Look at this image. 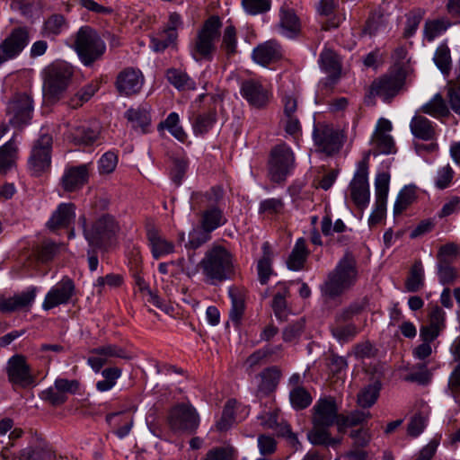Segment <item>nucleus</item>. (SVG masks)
I'll return each mask as SVG.
<instances>
[{"label": "nucleus", "mask_w": 460, "mask_h": 460, "mask_svg": "<svg viewBox=\"0 0 460 460\" xmlns=\"http://www.w3.org/2000/svg\"><path fill=\"white\" fill-rule=\"evenodd\" d=\"M341 414L336 399L332 396H323L316 401L312 408L313 429L307 437L313 445L336 447L341 444V438H332L329 428L337 425Z\"/></svg>", "instance_id": "1"}, {"label": "nucleus", "mask_w": 460, "mask_h": 460, "mask_svg": "<svg viewBox=\"0 0 460 460\" xmlns=\"http://www.w3.org/2000/svg\"><path fill=\"white\" fill-rule=\"evenodd\" d=\"M358 279V262L350 252H346L335 268L331 270L320 286L325 301L334 300L350 290Z\"/></svg>", "instance_id": "2"}, {"label": "nucleus", "mask_w": 460, "mask_h": 460, "mask_svg": "<svg viewBox=\"0 0 460 460\" xmlns=\"http://www.w3.org/2000/svg\"><path fill=\"white\" fill-rule=\"evenodd\" d=\"M83 234L90 247H97L106 251L115 241L119 232V225L111 215H102L95 221L87 224L84 216L78 219Z\"/></svg>", "instance_id": "3"}, {"label": "nucleus", "mask_w": 460, "mask_h": 460, "mask_svg": "<svg viewBox=\"0 0 460 460\" xmlns=\"http://www.w3.org/2000/svg\"><path fill=\"white\" fill-rule=\"evenodd\" d=\"M199 266L208 283L222 282L233 273L232 254L225 247L214 245L206 252Z\"/></svg>", "instance_id": "4"}, {"label": "nucleus", "mask_w": 460, "mask_h": 460, "mask_svg": "<svg viewBox=\"0 0 460 460\" xmlns=\"http://www.w3.org/2000/svg\"><path fill=\"white\" fill-rule=\"evenodd\" d=\"M223 196L224 190L219 186H214L206 192L192 194L193 202L199 208H206L201 213L200 226L208 232H213L226 222L223 210L218 207Z\"/></svg>", "instance_id": "5"}, {"label": "nucleus", "mask_w": 460, "mask_h": 460, "mask_svg": "<svg viewBox=\"0 0 460 460\" xmlns=\"http://www.w3.org/2000/svg\"><path fill=\"white\" fill-rule=\"evenodd\" d=\"M74 48L81 62L90 66L100 60L106 51V44L98 32L90 26L81 27L75 34Z\"/></svg>", "instance_id": "6"}, {"label": "nucleus", "mask_w": 460, "mask_h": 460, "mask_svg": "<svg viewBox=\"0 0 460 460\" xmlns=\"http://www.w3.org/2000/svg\"><path fill=\"white\" fill-rule=\"evenodd\" d=\"M73 76V68L65 62L49 65L44 70L43 93L49 102H58L67 90Z\"/></svg>", "instance_id": "7"}, {"label": "nucleus", "mask_w": 460, "mask_h": 460, "mask_svg": "<svg viewBox=\"0 0 460 460\" xmlns=\"http://www.w3.org/2000/svg\"><path fill=\"white\" fill-rule=\"evenodd\" d=\"M222 26L218 16H210L199 31L190 49L191 56L196 61L211 60L216 50L215 40L218 39Z\"/></svg>", "instance_id": "8"}, {"label": "nucleus", "mask_w": 460, "mask_h": 460, "mask_svg": "<svg viewBox=\"0 0 460 460\" xmlns=\"http://www.w3.org/2000/svg\"><path fill=\"white\" fill-rule=\"evenodd\" d=\"M199 415L190 403H178L171 408L167 416V423L175 433H196L199 426Z\"/></svg>", "instance_id": "9"}, {"label": "nucleus", "mask_w": 460, "mask_h": 460, "mask_svg": "<svg viewBox=\"0 0 460 460\" xmlns=\"http://www.w3.org/2000/svg\"><path fill=\"white\" fill-rule=\"evenodd\" d=\"M296 159L292 149L285 143L272 148L269 161V174L274 182H281L295 168Z\"/></svg>", "instance_id": "10"}, {"label": "nucleus", "mask_w": 460, "mask_h": 460, "mask_svg": "<svg viewBox=\"0 0 460 460\" xmlns=\"http://www.w3.org/2000/svg\"><path fill=\"white\" fill-rule=\"evenodd\" d=\"M369 153L364 155L358 163L357 171L349 184L350 197L354 204L361 209L368 206L370 191L368 185Z\"/></svg>", "instance_id": "11"}, {"label": "nucleus", "mask_w": 460, "mask_h": 460, "mask_svg": "<svg viewBox=\"0 0 460 460\" xmlns=\"http://www.w3.org/2000/svg\"><path fill=\"white\" fill-rule=\"evenodd\" d=\"M52 137L42 134L34 142L29 158V168L35 175H40L48 170L51 164Z\"/></svg>", "instance_id": "12"}, {"label": "nucleus", "mask_w": 460, "mask_h": 460, "mask_svg": "<svg viewBox=\"0 0 460 460\" xmlns=\"http://www.w3.org/2000/svg\"><path fill=\"white\" fill-rule=\"evenodd\" d=\"M30 42V31L25 26L13 29L0 44V66L18 57Z\"/></svg>", "instance_id": "13"}, {"label": "nucleus", "mask_w": 460, "mask_h": 460, "mask_svg": "<svg viewBox=\"0 0 460 460\" xmlns=\"http://www.w3.org/2000/svg\"><path fill=\"white\" fill-rule=\"evenodd\" d=\"M405 75L402 71H396L374 80L370 85L369 95L379 97L385 102L394 98L404 84Z\"/></svg>", "instance_id": "14"}, {"label": "nucleus", "mask_w": 460, "mask_h": 460, "mask_svg": "<svg viewBox=\"0 0 460 460\" xmlns=\"http://www.w3.org/2000/svg\"><path fill=\"white\" fill-rule=\"evenodd\" d=\"M321 68L328 75L320 83V90L323 93H328L341 77V63L337 53L330 49H325L320 54Z\"/></svg>", "instance_id": "15"}, {"label": "nucleus", "mask_w": 460, "mask_h": 460, "mask_svg": "<svg viewBox=\"0 0 460 460\" xmlns=\"http://www.w3.org/2000/svg\"><path fill=\"white\" fill-rule=\"evenodd\" d=\"M6 374L10 383L22 388L35 385V377L31 374V367L22 355L11 357L6 365Z\"/></svg>", "instance_id": "16"}, {"label": "nucleus", "mask_w": 460, "mask_h": 460, "mask_svg": "<svg viewBox=\"0 0 460 460\" xmlns=\"http://www.w3.org/2000/svg\"><path fill=\"white\" fill-rule=\"evenodd\" d=\"M75 294L76 289L74 281L68 277H64L47 293L42 303V308L48 311L60 305H66L72 301Z\"/></svg>", "instance_id": "17"}, {"label": "nucleus", "mask_w": 460, "mask_h": 460, "mask_svg": "<svg viewBox=\"0 0 460 460\" xmlns=\"http://www.w3.org/2000/svg\"><path fill=\"white\" fill-rule=\"evenodd\" d=\"M313 137L320 151L328 155L339 152L342 146V135L329 125L318 124L315 126Z\"/></svg>", "instance_id": "18"}, {"label": "nucleus", "mask_w": 460, "mask_h": 460, "mask_svg": "<svg viewBox=\"0 0 460 460\" xmlns=\"http://www.w3.org/2000/svg\"><path fill=\"white\" fill-rule=\"evenodd\" d=\"M80 389V383L76 379L57 378L54 385L42 391L41 398L53 406H58L67 401L68 394H75Z\"/></svg>", "instance_id": "19"}, {"label": "nucleus", "mask_w": 460, "mask_h": 460, "mask_svg": "<svg viewBox=\"0 0 460 460\" xmlns=\"http://www.w3.org/2000/svg\"><path fill=\"white\" fill-rule=\"evenodd\" d=\"M33 111L31 98L26 94L15 95L8 103L6 112L10 117L9 122L15 126L21 127L27 124Z\"/></svg>", "instance_id": "20"}, {"label": "nucleus", "mask_w": 460, "mask_h": 460, "mask_svg": "<svg viewBox=\"0 0 460 460\" xmlns=\"http://www.w3.org/2000/svg\"><path fill=\"white\" fill-rule=\"evenodd\" d=\"M240 93L250 106L261 109L270 102V91L259 80L250 78L240 84Z\"/></svg>", "instance_id": "21"}, {"label": "nucleus", "mask_w": 460, "mask_h": 460, "mask_svg": "<svg viewBox=\"0 0 460 460\" xmlns=\"http://www.w3.org/2000/svg\"><path fill=\"white\" fill-rule=\"evenodd\" d=\"M144 76L139 69L126 67L120 71L115 81L118 93L123 96H131L140 92Z\"/></svg>", "instance_id": "22"}, {"label": "nucleus", "mask_w": 460, "mask_h": 460, "mask_svg": "<svg viewBox=\"0 0 460 460\" xmlns=\"http://www.w3.org/2000/svg\"><path fill=\"white\" fill-rule=\"evenodd\" d=\"M392 130V123L386 119H379L371 143L378 154H394L396 151L394 141L389 134Z\"/></svg>", "instance_id": "23"}, {"label": "nucleus", "mask_w": 460, "mask_h": 460, "mask_svg": "<svg viewBox=\"0 0 460 460\" xmlns=\"http://www.w3.org/2000/svg\"><path fill=\"white\" fill-rule=\"evenodd\" d=\"M89 178V169L87 164L71 166L65 170L60 180V185L66 192H73L80 190Z\"/></svg>", "instance_id": "24"}, {"label": "nucleus", "mask_w": 460, "mask_h": 460, "mask_svg": "<svg viewBox=\"0 0 460 460\" xmlns=\"http://www.w3.org/2000/svg\"><path fill=\"white\" fill-rule=\"evenodd\" d=\"M252 58L257 64L266 66L282 58V48L277 40H270L254 48Z\"/></svg>", "instance_id": "25"}, {"label": "nucleus", "mask_w": 460, "mask_h": 460, "mask_svg": "<svg viewBox=\"0 0 460 460\" xmlns=\"http://www.w3.org/2000/svg\"><path fill=\"white\" fill-rule=\"evenodd\" d=\"M37 294V288L30 287L26 290L9 298L0 300V311L10 313L13 311L29 309L33 304Z\"/></svg>", "instance_id": "26"}, {"label": "nucleus", "mask_w": 460, "mask_h": 460, "mask_svg": "<svg viewBox=\"0 0 460 460\" xmlns=\"http://www.w3.org/2000/svg\"><path fill=\"white\" fill-rule=\"evenodd\" d=\"M279 28L282 35L293 39L301 30V22L295 10L284 4L279 9Z\"/></svg>", "instance_id": "27"}, {"label": "nucleus", "mask_w": 460, "mask_h": 460, "mask_svg": "<svg viewBox=\"0 0 460 460\" xmlns=\"http://www.w3.org/2000/svg\"><path fill=\"white\" fill-rule=\"evenodd\" d=\"M411 134L423 141L436 138V124L423 115H415L410 123Z\"/></svg>", "instance_id": "28"}, {"label": "nucleus", "mask_w": 460, "mask_h": 460, "mask_svg": "<svg viewBox=\"0 0 460 460\" xmlns=\"http://www.w3.org/2000/svg\"><path fill=\"white\" fill-rule=\"evenodd\" d=\"M146 235L151 246L152 255L155 259L157 260L160 257L173 252V243L166 240L157 229L154 227L148 228Z\"/></svg>", "instance_id": "29"}, {"label": "nucleus", "mask_w": 460, "mask_h": 460, "mask_svg": "<svg viewBox=\"0 0 460 460\" xmlns=\"http://www.w3.org/2000/svg\"><path fill=\"white\" fill-rule=\"evenodd\" d=\"M75 205L72 203H61L53 212L47 226L51 230L66 227L75 217Z\"/></svg>", "instance_id": "30"}, {"label": "nucleus", "mask_w": 460, "mask_h": 460, "mask_svg": "<svg viewBox=\"0 0 460 460\" xmlns=\"http://www.w3.org/2000/svg\"><path fill=\"white\" fill-rule=\"evenodd\" d=\"M308 255L305 240L304 238L297 239L287 260L288 268L295 271L302 270Z\"/></svg>", "instance_id": "31"}, {"label": "nucleus", "mask_w": 460, "mask_h": 460, "mask_svg": "<svg viewBox=\"0 0 460 460\" xmlns=\"http://www.w3.org/2000/svg\"><path fill=\"white\" fill-rule=\"evenodd\" d=\"M106 420L116 428L114 433L119 438H124L129 434L134 422L131 416L120 412L108 414Z\"/></svg>", "instance_id": "32"}, {"label": "nucleus", "mask_w": 460, "mask_h": 460, "mask_svg": "<svg viewBox=\"0 0 460 460\" xmlns=\"http://www.w3.org/2000/svg\"><path fill=\"white\" fill-rule=\"evenodd\" d=\"M73 141L76 145L91 146L95 143L100 137L99 127H90L82 125L75 128L71 133Z\"/></svg>", "instance_id": "33"}, {"label": "nucleus", "mask_w": 460, "mask_h": 460, "mask_svg": "<svg viewBox=\"0 0 460 460\" xmlns=\"http://www.w3.org/2000/svg\"><path fill=\"white\" fill-rule=\"evenodd\" d=\"M228 294L232 302L229 317L232 322L238 323L242 319L245 309L244 296L243 292L235 287H231L228 290Z\"/></svg>", "instance_id": "34"}, {"label": "nucleus", "mask_w": 460, "mask_h": 460, "mask_svg": "<svg viewBox=\"0 0 460 460\" xmlns=\"http://www.w3.org/2000/svg\"><path fill=\"white\" fill-rule=\"evenodd\" d=\"M381 383L379 381H375L373 384L364 387L357 396V402L358 406L363 409L372 407L379 397Z\"/></svg>", "instance_id": "35"}, {"label": "nucleus", "mask_w": 460, "mask_h": 460, "mask_svg": "<svg viewBox=\"0 0 460 460\" xmlns=\"http://www.w3.org/2000/svg\"><path fill=\"white\" fill-rule=\"evenodd\" d=\"M372 417L369 411L355 410L348 414H341L339 420V431L346 428L362 425Z\"/></svg>", "instance_id": "36"}, {"label": "nucleus", "mask_w": 460, "mask_h": 460, "mask_svg": "<svg viewBox=\"0 0 460 460\" xmlns=\"http://www.w3.org/2000/svg\"><path fill=\"white\" fill-rule=\"evenodd\" d=\"M125 117L134 128H139L142 133L146 132V128L151 122L150 113L145 108L128 109L125 113Z\"/></svg>", "instance_id": "37"}, {"label": "nucleus", "mask_w": 460, "mask_h": 460, "mask_svg": "<svg viewBox=\"0 0 460 460\" xmlns=\"http://www.w3.org/2000/svg\"><path fill=\"white\" fill-rule=\"evenodd\" d=\"M281 376L280 370L277 367H271L264 369L261 374V383L259 391L264 394L272 392L278 385Z\"/></svg>", "instance_id": "38"}, {"label": "nucleus", "mask_w": 460, "mask_h": 460, "mask_svg": "<svg viewBox=\"0 0 460 460\" xmlns=\"http://www.w3.org/2000/svg\"><path fill=\"white\" fill-rule=\"evenodd\" d=\"M179 123V115L176 112H171L164 120L158 124L157 129L159 131L167 129L177 140L184 142L187 134Z\"/></svg>", "instance_id": "39"}, {"label": "nucleus", "mask_w": 460, "mask_h": 460, "mask_svg": "<svg viewBox=\"0 0 460 460\" xmlns=\"http://www.w3.org/2000/svg\"><path fill=\"white\" fill-rule=\"evenodd\" d=\"M417 199L416 187L414 185L404 186L398 193L394 206V215H399L408 208Z\"/></svg>", "instance_id": "40"}, {"label": "nucleus", "mask_w": 460, "mask_h": 460, "mask_svg": "<svg viewBox=\"0 0 460 460\" xmlns=\"http://www.w3.org/2000/svg\"><path fill=\"white\" fill-rule=\"evenodd\" d=\"M17 148L13 140L0 147V173L5 174L15 164Z\"/></svg>", "instance_id": "41"}, {"label": "nucleus", "mask_w": 460, "mask_h": 460, "mask_svg": "<svg viewBox=\"0 0 460 460\" xmlns=\"http://www.w3.org/2000/svg\"><path fill=\"white\" fill-rule=\"evenodd\" d=\"M424 286V270L420 261L411 266L408 278L405 280V289L408 292H417Z\"/></svg>", "instance_id": "42"}, {"label": "nucleus", "mask_w": 460, "mask_h": 460, "mask_svg": "<svg viewBox=\"0 0 460 460\" xmlns=\"http://www.w3.org/2000/svg\"><path fill=\"white\" fill-rule=\"evenodd\" d=\"M166 77L170 84L180 91L194 90L196 88L195 82L185 72L181 70L175 68L168 69Z\"/></svg>", "instance_id": "43"}, {"label": "nucleus", "mask_w": 460, "mask_h": 460, "mask_svg": "<svg viewBox=\"0 0 460 460\" xmlns=\"http://www.w3.org/2000/svg\"><path fill=\"white\" fill-rule=\"evenodd\" d=\"M450 26L451 22L446 18L428 20L425 22L423 29L424 38L429 42L433 41Z\"/></svg>", "instance_id": "44"}, {"label": "nucleus", "mask_w": 460, "mask_h": 460, "mask_svg": "<svg viewBox=\"0 0 460 460\" xmlns=\"http://www.w3.org/2000/svg\"><path fill=\"white\" fill-rule=\"evenodd\" d=\"M263 255L259 260L257 264V270L259 280L261 284H267L271 273V252L270 250V245L268 243H264L262 245Z\"/></svg>", "instance_id": "45"}, {"label": "nucleus", "mask_w": 460, "mask_h": 460, "mask_svg": "<svg viewBox=\"0 0 460 460\" xmlns=\"http://www.w3.org/2000/svg\"><path fill=\"white\" fill-rule=\"evenodd\" d=\"M21 460H56V455L48 445H39L22 450Z\"/></svg>", "instance_id": "46"}, {"label": "nucleus", "mask_w": 460, "mask_h": 460, "mask_svg": "<svg viewBox=\"0 0 460 460\" xmlns=\"http://www.w3.org/2000/svg\"><path fill=\"white\" fill-rule=\"evenodd\" d=\"M217 120V112L215 111H208L198 114L192 123L193 131L195 134L204 135L208 133Z\"/></svg>", "instance_id": "47"}, {"label": "nucleus", "mask_w": 460, "mask_h": 460, "mask_svg": "<svg viewBox=\"0 0 460 460\" xmlns=\"http://www.w3.org/2000/svg\"><path fill=\"white\" fill-rule=\"evenodd\" d=\"M433 60L443 75H447L452 68L450 49L447 44H440L434 54Z\"/></svg>", "instance_id": "48"}, {"label": "nucleus", "mask_w": 460, "mask_h": 460, "mask_svg": "<svg viewBox=\"0 0 460 460\" xmlns=\"http://www.w3.org/2000/svg\"><path fill=\"white\" fill-rule=\"evenodd\" d=\"M291 405L296 410L307 408L313 401L310 393L303 386L294 387L289 393Z\"/></svg>", "instance_id": "49"}, {"label": "nucleus", "mask_w": 460, "mask_h": 460, "mask_svg": "<svg viewBox=\"0 0 460 460\" xmlns=\"http://www.w3.org/2000/svg\"><path fill=\"white\" fill-rule=\"evenodd\" d=\"M331 332L340 343H347L357 336L358 330L354 323L336 324L331 327Z\"/></svg>", "instance_id": "50"}, {"label": "nucleus", "mask_w": 460, "mask_h": 460, "mask_svg": "<svg viewBox=\"0 0 460 460\" xmlns=\"http://www.w3.org/2000/svg\"><path fill=\"white\" fill-rule=\"evenodd\" d=\"M220 49L229 58L237 52V34L233 25L225 28Z\"/></svg>", "instance_id": "51"}, {"label": "nucleus", "mask_w": 460, "mask_h": 460, "mask_svg": "<svg viewBox=\"0 0 460 460\" xmlns=\"http://www.w3.org/2000/svg\"><path fill=\"white\" fill-rule=\"evenodd\" d=\"M421 111L433 117H444L448 114V109L442 96L437 93L429 102L421 107Z\"/></svg>", "instance_id": "52"}, {"label": "nucleus", "mask_w": 460, "mask_h": 460, "mask_svg": "<svg viewBox=\"0 0 460 460\" xmlns=\"http://www.w3.org/2000/svg\"><path fill=\"white\" fill-rule=\"evenodd\" d=\"M91 354H99L103 358H106L107 362L111 358H119L123 359H129L131 358L125 349L115 344H106L94 348L91 350Z\"/></svg>", "instance_id": "53"}, {"label": "nucleus", "mask_w": 460, "mask_h": 460, "mask_svg": "<svg viewBox=\"0 0 460 460\" xmlns=\"http://www.w3.org/2000/svg\"><path fill=\"white\" fill-rule=\"evenodd\" d=\"M387 21L385 15V13L382 9H376L370 13L366 25L364 27V32L368 33L369 35H374L382 27L386 24Z\"/></svg>", "instance_id": "54"}, {"label": "nucleus", "mask_w": 460, "mask_h": 460, "mask_svg": "<svg viewBox=\"0 0 460 460\" xmlns=\"http://www.w3.org/2000/svg\"><path fill=\"white\" fill-rule=\"evenodd\" d=\"M289 294V290L287 287L283 286L281 290L277 292L272 299L271 307L275 314V316L279 320H282L287 315V301L286 298Z\"/></svg>", "instance_id": "55"}, {"label": "nucleus", "mask_w": 460, "mask_h": 460, "mask_svg": "<svg viewBox=\"0 0 460 460\" xmlns=\"http://www.w3.org/2000/svg\"><path fill=\"white\" fill-rule=\"evenodd\" d=\"M437 270L439 283L444 286L454 284L458 277L457 270L452 263L438 262Z\"/></svg>", "instance_id": "56"}, {"label": "nucleus", "mask_w": 460, "mask_h": 460, "mask_svg": "<svg viewBox=\"0 0 460 460\" xmlns=\"http://www.w3.org/2000/svg\"><path fill=\"white\" fill-rule=\"evenodd\" d=\"M66 27L63 15L52 14L44 22L43 31L47 36H57Z\"/></svg>", "instance_id": "57"}, {"label": "nucleus", "mask_w": 460, "mask_h": 460, "mask_svg": "<svg viewBox=\"0 0 460 460\" xmlns=\"http://www.w3.org/2000/svg\"><path fill=\"white\" fill-rule=\"evenodd\" d=\"M235 403L236 402L234 400H229L226 403L222 412V416L216 425L218 430L225 431L231 428L232 424L234 421V409Z\"/></svg>", "instance_id": "58"}, {"label": "nucleus", "mask_w": 460, "mask_h": 460, "mask_svg": "<svg viewBox=\"0 0 460 460\" xmlns=\"http://www.w3.org/2000/svg\"><path fill=\"white\" fill-rule=\"evenodd\" d=\"M211 233L202 227L194 229L189 234V241L185 247L189 250H196L211 239Z\"/></svg>", "instance_id": "59"}, {"label": "nucleus", "mask_w": 460, "mask_h": 460, "mask_svg": "<svg viewBox=\"0 0 460 460\" xmlns=\"http://www.w3.org/2000/svg\"><path fill=\"white\" fill-rule=\"evenodd\" d=\"M96 92V87L93 84H87L80 89L68 102V106L72 109L81 107L88 102Z\"/></svg>", "instance_id": "60"}, {"label": "nucleus", "mask_w": 460, "mask_h": 460, "mask_svg": "<svg viewBox=\"0 0 460 460\" xmlns=\"http://www.w3.org/2000/svg\"><path fill=\"white\" fill-rule=\"evenodd\" d=\"M245 12L251 15L266 13L270 9V0H242Z\"/></svg>", "instance_id": "61"}, {"label": "nucleus", "mask_w": 460, "mask_h": 460, "mask_svg": "<svg viewBox=\"0 0 460 460\" xmlns=\"http://www.w3.org/2000/svg\"><path fill=\"white\" fill-rule=\"evenodd\" d=\"M447 96L451 109L460 116V74L456 81L450 84Z\"/></svg>", "instance_id": "62"}, {"label": "nucleus", "mask_w": 460, "mask_h": 460, "mask_svg": "<svg viewBox=\"0 0 460 460\" xmlns=\"http://www.w3.org/2000/svg\"><path fill=\"white\" fill-rule=\"evenodd\" d=\"M454 174L455 172L449 164L439 168L435 179V186L439 190L447 189L452 182Z\"/></svg>", "instance_id": "63"}, {"label": "nucleus", "mask_w": 460, "mask_h": 460, "mask_svg": "<svg viewBox=\"0 0 460 460\" xmlns=\"http://www.w3.org/2000/svg\"><path fill=\"white\" fill-rule=\"evenodd\" d=\"M118 164V156L113 152H106L102 155L98 163L99 172L102 174L111 173Z\"/></svg>", "instance_id": "64"}]
</instances>
